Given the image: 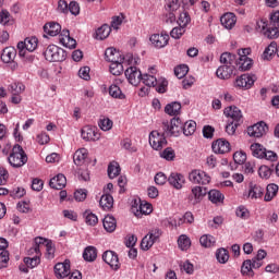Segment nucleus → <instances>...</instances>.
<instances>
[{
  "label": "nucleus",
  "instance_id": "nucleus-7",
  "mask_svg": "<svg viewBox=\"0 0 279 279\" xmlns=\"http://www.w3.org/2000/svg\"><path fill=\"white\" fill-rule=\"evenodd\" d=\"M254 82H256V75L254 74H242L240 75L235 82V88H241L242 90H250L254 86Z\"/></svg>",
  "mask_w": 279,
  "mask_h": 279
},
{
  "label": "nucleus",
  "instance_id": "nucleus-6",
  "mask_svg": "<svg viewBox=\"0 0 279 279\" xmlns=\"http://www.w3.org/2000/svg\"><path fill=\"white\" fill-rule=\"evenodd\" d=\"M38 47V38L27 37L24 41L17 43V50L22 58H25V51H36Z\"/></svg>",
  "mask_w": 279,
  "mask_h": 279
},
{
  "label": "nucleus",
  "instance_id": "nucleus-32",
  "mask_svg": "<svg viewBox=\"0 0 279 279\" xmlns=\"http://www.w3.org/2000/svg\"><path fill=\"white\" fill-rule=\"evenodd\" d=\"M220 62L222 63V66H234V64H236V54L223 52L220 56Z\"/></svg>",
  "mask_w": 279,
  "mask_h": 279
},
{
  "label": "nucleus",
  "instance_id": "nucleus-22",
  "mask_svg": "<svg viewBox=\"0 0 279 279\" xmlns=\"http://www.w3.org/2000/svg\"><path fill=\"white\" fill-rule=\"evenodd\" d=\"M88 158V150L86 148H80L74 153L73 161L76 167H86V159Z\"/></svg>",
  "mask_w": 279,
  "mask_h": 279
},
{
  "label": "nucleus",
  "instance_id": "nucleus-61",
  "mask_svg": "<svg viewBox=\"0 0 279 279\" xmlns=\"http://www.w3.org/2000/svg\"><path fill=\"white\" fill-rule=\"evenodd\" d=\"M258 175L259 178H263L264 180H269L271 178V170L267 166H262L258 169Z\"/></svg>",
  "mask_w": 279,
  "mask_h": 279
},
{
  "label": "nucleus",
  "instance_id": "nucleus-11",
  "mask_svg": "<svg viewBox=\"0 0 279 279\" xmlns=\"http://www.w3.org/2000/svg\"><path fill=\"white\" fill-rule=\"evenodd\" d=\"M124 75L129 83L132 84V86H138V84H141V80H143V74L136 66L128 68L124 72Z\"/></svg>",
  "mask_w": 279,
  "mask_h": 279
},
{
  "label": "nucleus",
  "instance_id": "nucleus-43",
  "mask_svg": "<svg viewBox=\"0 0 279 279\" xmlns=\"http://www.w3.org/2000/svg\"><path fill=\"white\" fill-rule=\"evenodd\" d=\"M178 245L181 252H186L191 247V239L186 234H182L178 239Z\"/></svg>",
  "mask_w": 279,
  "mask_h": 279
},
{
  "label": "nucleus",
  "instance_id": "nucleus-63",
  "mask_svg": "<svg viewBox=\"0 0 279 279\" xmlns=\"http://www.w3.org/2000/svg\"><path fill=\"white\" fill-rule=\"evenodd\" d=\"M223 225V217L221 216H216L214 217L213 220L208 221V227L209 228H214L215 230H217V228H219V226Z\"/></svg>",
  "mask_w": 279,
  "mask_h": 279
},
{
  "label": "nucleus",
  "instance_id": "nucleus-29",
  "mask_svg": "<svg viewBox=\"0 0 279 279\" xmlns=\"http://www.w3.org/2000/svg\"><path fill=\"white\" fill-rule=\"evenodd\" d=\"M15 21L14 17L10 14V11L3 9L0 11V25H3L4 27H10L14 25Z\"/></svg>",
  "mask_w": 279,
  "mask_h": 279
},
{
  "label": "nucleus",
  "instance_id": "nucleus-53",
  "mask_svg": "<svg viewBox=\"0 0 279 279\" xmlns=\"http://www.w3.org/2000/svg\"><path fill=\"white\" fill-rule=\"evenodd\" d=\"M113 122L109 118H102L98 121V126L102 132H109V130H112Z\"/></svg>",
  "mask_w": 279,
  "mask_h": 279
},
{
  "label": "nucleus",
  "instance_id": "nucleus-14",
  "mask_svg": "<svg viewBox=\"0 0 279 279\" xmlns=\"http://www.w3.org/2000/svg\"><path fill=\"white\" fill-rule=\"evenodd\" d=\"M71 275V262L65 259L64 263L54 265V276L59 279L66 278Z\"/></svg>",
  "mask_w": 279,
  "mask_h": 279
},
{
  "label": "nucleus",
  "instance_id": "nucleus-52",
  "mask_svg": "<svg viewBox=\"0 0 279 279\" xmlns=\"http://www.w3.org/2000/svg\"><path fill=\"white\" fill-rule=\"evenodd\" d=\"M77 178L81 182H88L90 180V173L86 166H81V168H78Z\"/></svg>",
  "mask_w": 279,
  "mask_h": 279
},
{
  "label": "nucleus",
  "instance_id": "nucleus-30",
  "mask_svg": "<svg viewBox=\"0 0 279 279\" xmlns=\"http://www.w3.org/2000/svg\"><path fill=\"white\" fill-rule=\"evenodd\" d=\"M195 221V217H193V213L187 211L184 214L182 218H178V220L170 221L171 226H174V228H178V226H182V223H193Z\"/></svg>",
  "mask_w": 279,
  "mask_h": 279
},
{
  "label": "nucleus",
  "instance_id": "nucleus-12",
  "mask_svg": "<svg viewBox=\"0 0 279 279\" xmlns=\"http://www.w3.org/2000/svg\"><path fill=\"white\" fill-rule=\"evenodd\" d=\"M153 47L156 49H163L169 45V34L167 32H161V34H153L149 38Z\"/></svg>",
  "mask_w": 279,
  "mask_h": 279
},
{
  "label": "nucleus",
  "instance_id": "nucleus-35",
  "mask_svg": "<svg viewBox=\"0 0 279 279\" xmlns=\"http://www.w3.org/2000/svg\"><path fill=\"white\" fill-rule=\"evenodd\" d=\"M195 130H197V123L193 120L185 122L183 126L181 124V132H183L185 136H193Z\"/></svg>",
  "mask_w": 279,
  "mask_h": 279
},
{
  "label": "nucleus",
  "instance_id": "nucleus-18",
  "mask_svg": "<svg viewBox=\"0 0 279 279\" xmlns=\"http://www.w3.org/2000/svg\"><path fill=\"white\" fill-rule=\"evenodd\" d=\"M168 182L170 186H173V189L180 191L182 186H184V182H186V179L182 173L172 172L168 178Z\"/></svg>",
  "mask_w": 279,
  "mask_h": 279
},
{
  "label": "nucleus",
  "instance_id": "nucleus-59",
  "mask_svg": "<svg viewBox=\"0 0 279 279\" xmlns=\"http://www.w3.org/2000/svg\"><path fill=\"white\" fill-rule=\"evenodd\" d=\"M160 157L163 158L165 160L171 161L175 158V151L173 150V148L168 147L160 153Z\"/></svg>",
  "mask_w": 279,
  "mask_h": 279
},
{
  "label": "nucleus",
  "instance_id": "nucleus-49",
  "mask_svg": "<svg viewBox=\"0 0 279 279\" xmlns=\"http://www.w3.org/2000/svg\"><path fill=\"white\" fill-rule=\"evenodd\" d=\"M8 90L11 93V95H21L25 92V86L23 83H11L8 87Z\"/></svg>",
  "mask_w": 279,
  "mask_h": 279
},
{
  "label": "nucleus",
  "instance_id": "nucleus-16",
  "mask_svg": "<svg viewBox=\"0 0 279 279\" xmlns=\"http://www.w3.org/2000/svg\"><path fill=\"white\" fill-rule=\"evenodd\" d=\"M31 254H36L34 257H25L24 263L27 267H31V269H34V267H38L40 265V246L34 245L29 250Z\"/></svg>",
  "mask_w": 279,
  "mask_h": 279
},
{
  "label": "nucleus",
  "instance_id": "nucleus-15",
  "mask_svg": "<svg viewBox=\"0 0 279 279\" xmlns=\"http://www.w3.org/2000/svg\"><path fill=\"white\" fill-rule=\"evenodd\" d=\"M59 43L63 47H66V49H75L77 47V41L71 37V33L69 29H63L61 34L59 35Z\"/></svg>",
  "mask_w": 279,
  "mask_h": 279
},
{
  "label": "nucleus",
  "instance_id": "nucleus-51",
  "mask_svg": "<svg viewBox=\"0 0 279 279\" xmlns=\"http://www.w3.org/2000/svg\"><path fill=\"white\" fill-rule=\"evenodd\" d=\"M142 82L145 84V86H148L149 88H156V85L158 84V78L154 75L144 74L142 75Z\"/></svg>",
  "mask_w": 279,
  "mask_h": 279
},
{
  "label": "nucleus",
  "instance_id": "nucleus-31",
  "mask_svg": "<svg viewBox=\"0 0 279 279\" xmlns=\"http://www.w3.org/2000/svg\"><path fill=\"white\" fill-rule=\"evenodd\" d=\"M106 232H114L117 230V219L113 216H106L102 220Z\"/></svg>",
  "mask_w": 279,
  "mask_h": 279
},
{
  "label": "nucleus",
  "instance_id": "nucleus-19",
  "mask_svg": "<svg viewBox=\"0 0 279 279\" xmlns=\"http://www.w3.org/2000/svg\"><path fill=\"white\" fill-rule=\"evenodd\" d=\"M105 58L107 62H111V64L118 63V62H124L125 57L121 54L117 49L114 48H108L105 51Z\"/></svg>",
  "mask_w": 279,
  "mask_h": 279
},
{
  "label": "nucleus",
  "instance_id": "nucleus-4",
  "mask_svg": "<svg viewBox=\"0 0 279 279\" xmlns=\"http://www.w3.org/2000/svg\"><path fill=\"white\" fill-rule=\"evenodd\" d=\"M44 57L48 62H64L66 51L56 45H49L44 51Z\"/></svg>",
  "mask_w": 279,
  "mask_h": 279
},
{
  "label": "nucleus",
  "instance_id": "nucleus-5",
  "mask_svg": "<svg viewBox=\"0 0 279 279\" xmlns=\"http://www.w3.org/2000/svg\"><path fill=\"white\" fill-rule=\"evenodd\" d=\"M207 194L208 190L206 187L195 185L192 187L191 193L187 196V202L192 206H197V204H201L202 199H204Z\"/></svg>",
  "mask_w": 279,
  "mask_h": 279
},
{
  "label": "nucleus",
  "instance_id": "nucleus-56",
  "mask_svg": "<svg viewBox=\"0 0 279 279\" xmlns=\"http://www.w3.org/2000/svg\"><path fill=\"white\" fill-rule=\"evenodd\" d=\"M166 12H178L180 10V0H167Z\"/></svg>",
  "mask_w": 279,
  "mask_h": 279
},
{
  "label": "nucleus",
  "instance_id": "nucleus-28",
  "mask_svg": "<svg viewBox=\"0 0 279 279\" xmlns=\"http://www.w3.org/2000/svg\"><path fill=\"white\" fill-rule=\"evenodd\" d=\"M254 61L250 57H243V59H235V66L239 71H250Z\"/></svg>",
  "mask_w": 279,
  "mask_h": 279
},
{
  "label": "nucleus",
  "instance_id": "nucleus-24",
  "mask_svg": "<svg viewBox=\"0 0 279 279\" xmlns=\"http://www.w3.org/2000/svg\"><path fill=\"white\" fill-rule=\"evenodd\" d=\"M49 186L56 191H62V189L66 186V177H64V174H57L50 179Z\"/></svg>",
  "mask_w": 279,
  "mask_h": 279
},
{
  "label": "nucleus",
  "instance_id": "nucleus-58",
  "mask_svg": "<svg viewBox=\"0 0 279 279\" xmlns=\"http://www.w3.org/2000/svg\"><path fill=\"white\" fill-rule=\"evenodd\" d=\"M110 73L116 76L121 75L123 73V62L111 63Z\"/></svg>",
  "mask_w": 279,
  "mask_h": 279
},
{
  "label": "nucleus",
  "instance_id": "nucleus-20",
  "mask_svg": "<svg viewBox=\"0 0 279 279\" xmlns=\"http://www.w3.org/2000/svg\"><path fill=\"white\" fill-rule=\"evenodd\" d=\"M225 116L235 123H241V119H243V113H241V109L236 106L227 107L225 109Z\"/></svg>",
  "mask_w": 279,
  "mask_h": 279
},
{
  "label": "nucleus",
  "instance_id": "nucleus-48",
  "mask_svg": "<svg viewBox=\"0 0 279 279\" xmlns=\"http://www.w3.org/2000/svg\"><path fill=\"white\" fill-rule=\"evenodd\" d=\"M83 217L87 226H95L96 223H99V218L97 217V215L93 214V211L90 210H86L83 214Z\"/></svg>",
  "mask_w": 279,
  "mask_h": 279
},
{
  "label": "nucleus",
  "instance_id": "nucleus-40",
  "mask_svg": "<svg viewBox=\"0 0 279 279\" xmlns=\"http://www.w3.org/2000/svg\"><path fill=\"white\" fill-rule=\"evenodd\" d=\"M276 195H278V185L275 183L268 184L266 187V194L264 196V199L266 202H271V199H274Z\"/></svg>",
  "mask_w": 279,
  "mask_h": 279
},
{
  "label": "nucleus",
  "instance_id": "nucleus-9",
  "mask_svg": "<svg viewBox=\"0 0 279 279\" xmlns=\"http://www.w3.org/2000/svg\"><path fill=\"white\" fill-rule=\"evenodd\" d=\"M159 239V229L149 231V233L142 239L141 248L144 250V252H147V250L151 248L154 246V243H156V241H158Z\"/></svg>",
  "mask_w": 279,
  "mask_h": 279
},
{
  "label": "nucleus",
  "instance_id": "nucleus-10",
  "mask_svg": "<svg viewBox=\"0 0 279 279\" xmlns=\"http://www.w3.org/2000/svg\"><path fill=\"white\" fill-rule=\"evenodd\" d=\"M268 131L269 126H267V123L265 122H259L247 128L248 136H253L254 138H262Z\"/></svg>",
  "mask_w": 279,
  "mask_h": 279
},
{
  "label": "nucleus",
  "instance_id": "nucleus-8",
  "mask_svg": "<svg viewBox=\"0 0 279 279\" xmlns=\"http://www.w3.org/2000/svg\"><path fill=\"white\" fill-rule=\"evenodd\" d=\"M189 180L192 184H210V175H208L205 171L202 170H192L189 173Z\"/></svg>",
  "mask_w": 279,
  "mask_h": 279
},
{
  "label": "nucleus",
  "instance_id": "nucleus-23",
  "mask_svg": "<svg viewBox=\"0 0 279 279\" xmlns=\"http://www.w3.org/2000/svg\"><path fill=\"white\" fill-rule=\"evenodd\" d=\"M234 65H220L216 71V75L219 80H230L234 73Z\"/></svg>",
  "mask_w": 279,
  "mask_h": 279
},
{
  "label": "nucleus",
  "instance_id": "nucleus-54",
  "mask_svg": "<svg viewBox=\"0 0 279 279\" xmlns=\"http://www.w3.org/2000/svg\"><path fill=\"white\" fill-rule=\"evenodd\" d=\"M169 86V82L165 77H160L157 80V84L155 86L157 93H167V87Z\"/></svg>",
  "mask_w": 279,
  "mask_h": 279
},
{
  "label": "nucleus",
  "instance_id": "nucleus-3",
  "mask_svg": "<svg viewBox=\"0 0 279 279\" xmlns=\"http://www.w3.org/2000/svg\"><path fill=\"white\" fill-rule=\"evenodd\" d=\"M27 154L23 149V146L19 144L14 145L8 157L9 165H11L13 169H21V167L27 165Z\"/></svg>",
  "mask_w": 279,
  "mask_h": 279
},
{
  "label": "nucleus",
  "instance_id": "nucleus-64",
  "mask_svg": "<svg viewBox=\"0 0 279 279\" xmlns=\"http://www.w3.org/2000/svg\"><path fill=\"white\" fill-rule=\"evenodd\" d=\"M190 23H191V16L189 15V13L186 12L181 13L179 16L180 27H186V25H189Z\"/></svg>",
  "mask_w": 279,
  "mask_h": 279
},
{
  "label": "nucleus",
  "instance_id": "nucleus-62",
  "mask_svg": "<svg viewBox=\"0 0 279 279\" xmlns=\"http://www.w3.org/2000/svg\"><path fill=\"white\" fill-rule=\"evenodd\" d=\"M236 217L240 219H250V210L245 208V206H239L235 210Z\"/></svg>",
  "mask_w": 279,
  "mask_h": 279
},
{
  "label": "nucleus",
  "instance_id": "nucleus-33",
  "mask_svg": "<svg viewBox=\"0 0 279 279\" xmlns=\"http://www.w3.org/2000/svg\"><path fill=\"white\" fill-rule=\"evenodd\" d=\"M180 110H182V105L178 101L168 104L165 107L166 114H169L170 117H178V114L180 113Z\"/></svg>",
  "mask_w": 279,
  "mask_h": 279
},
{
  "label": "nucleus",
  "instance_id": "nucleus-21",
  "mask_svg": "<svg viewBox=\"0 0 279 279\" xmlns=\"http://www.w3.org/2000/svg\"><path fill=\"white\" fill-rule=\"evenodd\" d=\"M211 149L215 154H228L230 151V142L219 138L213 143Z\"/></svg>",
  "mask_w": 279,
  "mask_h": 279
},
{
  "label": "nucleus",
  "instance_id": "nucleus-46",
  "mask_svg": "<svg viewBox=\"0 0 279 279\" xmlns=\"http://www.w3.org/2000/svg\"><path fill=\"white\" fill-rule=\"evenodd\" d=\"M108 177L113 180V178H117L119 173H121V167L119 166V162L113 161L108 166Z\"/></svg>",
  "mask_w": 279,
  "mask_h": 279
},
{
  "label": "nucleus",
  "instance_id": "nucleus-45",
  "mask_svg": "<svg viewBox=\"0 0 279 279\" xmlns=\"http://www.w3.org/2000/svg\"><path fill=\"white\" fill-rule=\"evenodd\" d=\"M199 243L203 247H213L217 243V240L210 234H205L201 236Z\"/></svg>",
  "mask_w": 279,
  "mask_h": 279
},
{
  "label": "nucleus",
  "instance_id": "nucleus-2",
  "mask_svg": "<svg viewBox=\"0 0 279 279\" xmlns=\"http://www.w3.org/2000/svg\"><path fill=\"white\" fill-rule=\"evenodd\" d=\"M257 29L264 32L266 38H278L279 36V11L270 13V22L267 24L264 20L257 22Z\"/></svg>",
  "mask_w": 279,
  "mask_h": 279
},
{
  "label": "nucleus",
  "instance_id": "nucleus-42",
  "mask_svg": "<svg viewBox=\"0 0 279 279\" xmlns=\"http://www.w3.org/2000/svg\"><path fill=\"white\" fill-rule=\"evenodd\" d=\"M265 149H266L265 146H263L259 143H254L251 145V151H252V156H254V158L263 159Z\"/></svg>",
  "mask_w": 279,
  "mask_h": 279
},
{
  "label": "nucleus",
  "instance_id": "nucleus-57",
  "mask_svg": "<svg viewBox=\"0 0 279 279\" xmlns=\"http://www.w3.org/2000/svg\"><path fill=\"white\" fill-rule=\"evenodd\" d=\"M151 210H153L151 204L142 203V205H140V210L136 217L141 218L143 217V215H151Z\"/></svg>",
  "mask_w": 279,
  "mask_h": 279
},
{
  "label": "nucleus",
  "instance_id": "nucleus-39",
  "mask_svg": "<svg viewBox=\"0 0 279 279\" xmlns=\"http://www.w3.org/2000/svg\"><path fill=\"white\" fill-rule=\"evenodd\" d=\"M276 49H278V44L276 41H271L270 45L264 50L262 56L263 60H271V58L276 56Z\"/></svg>",
  "mask_w": 279,
  "mask_h": 279
},
{
  "label": "nucleus",
  "instance_id": "nucleus-41",
  "mask_svg": "<svg viewBox=\"0 0 279 279\" xmlns=\"http://www.w3.org/2000/svg\"><path fill=\"white\" fill-rule=\"evenodd\" d=\"M242 276H247L248 278H254V270L252 267V259H246L243 262L241 267Z\"/></svg>",
  "mask_w": 279,
  "mask_h": 279
},
{
  "label": "nucleus",
  "instance_id": "nucleus-44",
  "mask_svg": "<svg viewBox=\"0 0 279 279\" xmlns=\"http://www.w3.org/2000/svg\"><path fill=\"white\" fill-rule=\"evenodd\" d=\"M216 258L218 263L221 265H226L228 260H230V254L228 253V250L226 248H218L216 252Z\"/></svg>",
  "mask_w": 279,
  "mask_h": 279
},
{
  "label": "nucleus",
  "instance_id": "nucleus-55",
  "mask_svg": "<svg viewBox=\"0 0 279 279\" xmlns=\"http://www.w3.org/2000/svg\"><path fill=\"white\" fill-rule=\"evenodd\" d=\"M189 73V65L181 64L177 68H174V75L178 77V80H182L186 74Z\"/></svg>",
  "mask_w": 279,
  "mask_h": 279
},
{
  "label": "nucleus",
  "instance_id": "nucleus-50",
  "mask_svg": "<svg viewBox=\"0 0 279 279\" xmlns=\"http://www.w3.org/2000/svg\"><path fill=\"white\" fill-rule=\"evenodd\" d=\"M263 187L260 185H252L250 191H248V197L252 199H258L263 197Z\"/></svg>",
  "mask_w": 279,
  "mask_h": 279
},
{
  "label": "nucleus",
  "instance_id": "nucleus-47",
  "mask_svg": "<svg viewBox=\"0 0 279 279\" xmlns=\"http://www.w3.org/2000/svg\"><path fill=\"white\" fill-rule=\"evenodd\" d=\"M109 95L113 97V99H125V94H123L119 85H111L109 87Z\"/></svg>",
  "mask_w": 279,
  "mask_h": 279
},
{
  "label": "nucleus",
  "instance_id": "nucleus-26",
  "mask_svg": "<svg viewBox=\"0 0 279 279\" xmlns=\"http://www.w3.org/2000/svg\"><path fill=\"white\" fill-rule=\"evenodd\" d=\"M44 32L48 34V36H58V34L62 32V26L59 23L49 22L44 25Z\"/></svg>",
  "mask_w": 279,
  "mask_h": 279
},
{
  "label": "nucleus",
  "instance_id": "nucleus-60",
  "mask_svg": "<svg viewBox=\"0 0 279 279\" xmlns=\"http://www.w3.org/2000/svg\"><path fill=\"white\" fill-rule=\"evenodd\" d=\"M235 165H243L247 160V155L244 151H236L233 154Z\"/></svg>",
  "mask_w": 279,
  "mask_h": 279
},
{
  "label": "nucleus",
  "instance_id": "nucleus-37",
  "mask_svg": "<svg viewBox=\"0 0 279 279\" xmlns=\"http://www.w3.org/2000/svg\"><path fill=\"white\" fill-rule=\"evenodd\" d=\"M83 258L87 263L97 260V248L95 246H87L83 252Z\"/></svg>",
  "mask_w": 279,
  "mask_h": 279
},
{
  "label": "nucleus",
  "instance_id": "nucleus-36",
  "mask_svg": "<svg viewBox=\"0 0 279 279\" xmlns=\"http://www.w3.org/2000/svg\"><path fill=\"white\" fill-rule=\"evenodd\" d=\"M112 28L108 24H104L96 31V40H106L110 36Z\"/></svg>",
  "mask_w": 279,
  "mask_h": 279
},
{
  "label": "nucleus",
  "instance_id": "nucleus-13",
  "mask_svg": "<svg viewBox=\"0 0 279 279\" xmlns=\"http://www.w3.org/2000/svg\"><path fill=\"white\" fill-rule=\"evenodd\" d=\"M81 136L83 138V141H99L101 138V134H99V132H97V128L95 126H90V125H86L81 130Z\"/></svg>",
  "mask_w": 279,
  "mask_h": 279
},
{
  "label": "nucleus",
  "instance_id": "nucleus-25",
  "mask_svg": "<svg viewBox=\"0 0 279 279\" xmlns=\"http://www.w3.org/2000/svg\"><path fill=\"white\" fill-rule=\"evenodd\" d=\"M220 23L226 29H232L236 25V16L234 13H226L220 17Z\"/></svg>",
  "mask_w": 279,
  "mask_h": 279
},
{
  "label": "nucleus",
  "instance_id": "nucleus-1",
  "mask_svg": "<svg viewBox=\"0 0 279 279\" xmlns=\"http://www.w3.org/2000/svg\"><path fill=\"white\" fill-rule=\"evenodd\" d=\"M162 133L153 131L149 134V145L157 151L167 145V136H178L182 132V121L180 118H173L169 121L162 122Z\"/></svg>",
  "mask_w": 279,
  "mask_h": 279
},
{
  "label": "nucleus",
  "instance_id": "nucleus-38",
  "mask_svg": "<svg viewBox=\"0 0 279 279\" xmlns=\"http://www.w3.org/2000/svg\"><path fill=\"white\" fill-rule=\"evenodd\" d=\"M99 205L104 210H110L114 206V198L110 194H105L100 197Z\"/></svg>",
  "mask_w": 279,
  "mask_h": 279
},
{
  "label": "nucleus",
  "instance_id": "nucleus-27",
  "mask_svg": "<svg viewBox=\"0 0 279 279\" xmlns=\"http://www.w3.org/2000/svg\"><path fill=\"white\" fill-rule=\"evenodd\" d=\"M14 58H16V49H14V47H7L3 49L1 53V60L4 62V64L14 62Z\"/></svg>",
  "mask_w": 279,
  "mask_h": 279
},
{
  "label": "nucleus",
  "instance_id": "nucleus-17",
  "mask_svg": "<svg viewBox=\"0 0 279 279\" xmlns=\"http://www.w3.org/2000/svg\"><path fill=\"white\" fill-rule=\"evenodd\" d=\"M102 260L111 267V269H119L121 267V263H119V255H117L113 251H106L102 254Z\"/></svg>",
  "mask_w": 279,
  "mask_h": 279
},
{
  "label": "nucleus",
  "instance_id": "nucleus-34",
  "mask_svg": "<svg viewBox=\"0 0 279 279\" xmlns=\"http://www.w3.org/2000/svg\"><path fill=\"white\" fill-rule=\"evenodd\" d=\"M208 199L211 204H223L226 196L219 190H210L208 192Z\"/></svg>",
  "mask_w": 279,
  "mask_h": 279
}]
</instances>
